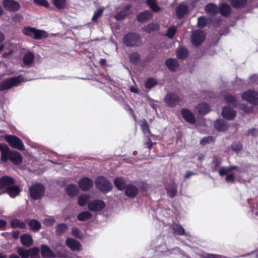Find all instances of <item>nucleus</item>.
Masks as SVG:
<instances>
[{
  "mask_svg": "<svg viewBox=\"0 0 258 258\" xmlns=\"http://www.w3.org/2000/svg\"><path fill=\"white\" fill-rule=\"evenodd\" d=\"M188 11V7L184 4L179 5L176 9V15L179 18H181L187 14Z\"/></svg>",
  "mask_w": 258,
  "mask_h": 258,
  "instance_id": "obj_31",
  "label": "nucleus"
},
{
  "mask_svg": "<svg viewBox=\"0 0 258 258\" xmlns=\"http://www.w3.org/2000/svg\"><path fill=\"white\" fill-rule=\"evenodd\" d=\"M123 42L127 46L137 47L142 44L141 37L137 33L130 32L123 37Z\"/></svg>",
  "mask_w": 258,
  "mask_h": 258,
  "instance_id": "obj_4",
  "label": "nucleus"
},
{
  "mask_svg": "<svg viewBox=\"0 0 258 258\" xmlns=\"http://www.w3.org/2000/svg\"><path fill=\"white\" fill-rule=\"evenodd\" d=\"M165 101L169 105L173 106L179 102V98L175 94L168 93L165 97Z\"/></svg>",
  "mask_w": 258,
  "mask_h": 258,
  "instance_id": "obj_24",
  "label": "nucleus"
},
{
  "mask_svg": "<svg viewBox=\"0 0 258 258\" xmlns=\"http://www.w3.org/2000/svg\"><path fill=\"white\" fill-rule=\"evenodd\" d=\"M34 2L37 5L48 8L49 7V3L46 0H34Z\"/></svg>",
  "mask_w": 258,
  "mask_h": 258,
  "instance_id": "obj_57",
  "label": "nucleus"
},
{
  "mask_svg": "<svg viewBox=\"0 0 258 258\" xmlns=\"http://www.w3.org/2000/svg\"><path fill=\"white\" fill-rule=\"evenodd\" d=\"M232 148L235 151H238L242 148V145L239 142H234L232 145Z\"/></svg>",
  "mask_w": 258,
  "mask_h": 258,
  "instance_id": "obj_59",
  "label": "nucleus"
},
{
  "mask_svg": "<svg viewBox=\"0 0 258 258\" xmlns=\"http://www.w3.org/2000/svg\"><path fill=\"white\" fill-rule=\"evenodd\" d=\"M72 234L74 236L78 238H82L83 237L81 231L77 227H73L72 228Z\"/></svg>",
  "mask_w": 258,
  "mask_h": 258,
  "instance_id": "obj_52",
  "label": "nucleus"
},
{
  "mask_svg": "<svg viewBox=\"0 0 258 258\" xmlns=\"http://www.w3.org/2000/svg\"><path fill=\"white\" fill-rule=\"evenodd\" d=\"M7 222L4 220L0 219V230H5L6 229V226Z\"/></svg>",
  "mask_w": 258,
  "mask_h": 258,
  "instance_id": "obj_63",
  "label": "nucleus"
},
{
  "mask_svg": "<svg viewBox=\"0 0 258 258\" xmlns=\"http://www.w3.org/2000/svg\"><path fill=\"white\" fill-rule=\"evenodd\" d=\"M214 127L219 131H223L227 128V124L224 120L219 119L215 121Z\"/></svg>",
  "mask_w": 258,
  "mask_h": 258,
  "instance_id": "obj_35",
  "label": "nucleus"
},
{
  "mask_svg": "<svg viewBox=\"0 0 258 258\" xmlns=\"http://www.w3.org/2000/svg\"><path fill=\"white\" fill-rule=\"evenodd\" d=\"M2 5L9 12H16L21 8V5L15 0H3Z\"/></svg>",
  "mask_w": 258,
  "mask_h": 258,
  "instance_id": "obj_10",
  "label": "nucleus"
},
{
  "mask_svg": "<svg viewBox=\"0 0 258 258\" xmlns=\"http://www.w3.org/2000/svg\"><path fill=\"white\" fill-rule=\"evenodd\" d=\"M92 214L88 211H84L79 213L77 216V219L80 221H85L91 219Z\"/></svg>",
  "mask_w": 258,
  "mask_h": 258,
  "instance_id": "obj_38",
  "label": "nucleus"
},
{
  "mask_svg": "<svg viewBox=\"0 0 258 258\" xmlns=\"http://www.w3.org/2000/svg\"><path fill=\"white\" fill-rule=\"evenodd\" d=\"M66 192L71 197L76 196L79 192V189L75 184L71 183L66 187Z\"/></svg>",
  "mask_w": 258,
  "mask_h": 258,
  "instance_id": "obj_25",
  "label": "nucleus"
},
{
  "mask_svg": "<svg viewBox=\"0 0 258 258\" xmlns=\"http://www.w3.org/2000/svg\"><path fill=\"white\" fill-rule=\"evenodd\" d=\"M0 160L4 163L10 160L14 165H19L23 161V157L20 153L11 150L7 145H5L1 153Z\"/></svg>",
  "mask_w": 258,
  "mask_h": 258,
  "instance_id": "obj_2",
  "label": "nucleus"
},
{
  "mask_svg": "<svg viewBox=\"0 0 258 258\" xmlns=\"http://www.w3.org/2000/svg\"><path fill=\"white\" fill-rule=\"evenodd\" d=\"M88 201V198L86 195H82L78 199V204L80 207L85 206Z\"/></svg>",
  "mask_w": 258,
  "mask_h": 258,
  "instance_id": "obj_50",
  "label": "nucleus"
},
{
  "mask_svg": "<svg viewBox=\"0 0 258 258\" xmlns=\"http://www.w3.org/2000/svg\"><path fill=\"white\" fill-rule=\"evenodd\" d=\"M196 110L200 114H205L208 113L210 110V106L205 103L199 104L196 108Z\"/></svg>",
  "mask_w": 258,
  "mask_h": 258,
  "instance_id": "obj_28",
  "label": "nucleus"
},
{
  "mask_svg": "<svg viewBox=\"0 0 258 258\" xmlns=\"http://www.w3.org/2000/svg\"><path fill=\"white\" fill-rule=\"evenodd\" d=\"M18 254L22 257V258H29V249H26L22 247H18L17 250Z\"/></svg>",
  "mask_w": 258,
  "mask_h": 258,
  "instance_id": "obj_45",
  "label": "nucleus"
},
{
  "mask_svg": "<svg viewBox=\"0 0 258 258\" xmlns=\"http://www.w3.org/2000/svg\"><path fill=\"white\" fill-rule=\"evenodd\" d=\"M21 242L24 246L29 247L33 244V239L31 235L28 234H24L21 236Z\"/></svg>",
  "mask_w": 258,
  "mask_h": 258,
  "instance_id": "obj_27",
  "label": "nucleus"
},
{
  "mask_svg": "<svg viewBox=\"0 0 258 258\" xmlns=\"http://www.w3.org/2000/svg\"><path fill=\"white\" fill-rule=\"evenodd\" d=\"M177 56L180 59H184L186 57L188 54V50L182 47H179L177 51Z\"/></svg>",
  "mask_w": 258,
  "mask_h": 258,
  "instance_id": "obj_43",
  "label": "nucleus"
},
{
  "mask_svg": "<svg viewBox=\"0 0 258 258\" xmlns=\"http://www.w3.org/2000/svg\"><path fill=\"white\" fill-rule=\"evenodd\" d=\"M114 184L119 190H124L127 185L126 184L124 178L122 177H118L115 178L114 180Z\"/></svg>",
  "mask_w": 258,
  "mask_h": 258,
  "instance_id": "obj_26",
  "label": "nucleus"
},
{
  "mask_svg": "<svg viewBox=\"0 0 258 258\" xmlns=\"http://www.w3.org/2000/svg\"><path fill=\"white\" fill-rule=\"evenodd\" d=\"M153 13L150 10H146L141 12L137 16V20L141 23H145L152 18Z\"/></svg>",
  "mask_w": 258,
  "mask_h": 258,
  "instance_id": "obj_19",
  "label": "nucleus"
},
{
  "mask_svg": "<svg viewBox=\"0 0 258 258\" xmlns=\"http://www.w3.org/2000/svg\"><path fill=\"white\" fill-rule=\"evenodd\" d=\"M205 12L211 15H214L219 12V8L213 4H209L205 7Z\"/></svg>",
  "mask_w": 258,
  "mask_h": 258,
  "instance_id": "obj_36",
  "label": "nucleus"
},
{
  "mask_svg": "<svg viewBox=\"0 0 258 258\" xmlns=\"http://www.w3.org/2000/svg\"><path fill=\"white\" fill-rule=\"evenodd\" d=\"M143 29L146 32L151 33L158 31L159 29V25L155 23H151L145 26Z\"/></svg>",
  "mask_w": 258,
  "mask_h": 258,
  "instance_id": "obj_33",
  "label": "nucleus"
},
{
  "mask_svg": "<svg viewBox=\"0 0 258 258\" xmlns=\"http://www.w3.org/2000/svg\"><path fill=\"white\" fill-rule=\"evenodd\" d=\"M34 59V54L31 52H29L24 55L23 58V62L25 65L29 66L33 63Z\"/></svg>",
  "mask_w": 258,
  "mask_h": 258,
  "instance_id": "obj_34",
  "label": "nucleus"
},
{
  "mask_svg": "<svg viewBox=\"0 0 258 258\" xmlns=\"http://www.w3.org/2000/svg\"><path fill=\"white\" fill-rule=\"evenodd\" d=\"M212 140H213L212 137L209 136V137H205V138L202 139L200 142H201V144L205 145V144L212 141Z\"/></svg>",
  "mask_w": 258,
  "mask_h": 258,
  "instance_id": "obj_60",
  "label": "nucleus"
},
{
  "mask_svg": "<svg viewBox=\"0 0 258 258\" xmlns=\"http://www.w3.org/2000/svg\"><path fill=\"white\" fill-rule=\"evenodd\" d=\"M40 249L38 247H34L29 249L30 258H40Z\"/></svg>",
  "mask_w": 258,
  "mask_h": 258,
  "instance_id": "obj_48",
  "label": "nucleus"
},
{
  "mask_svg": "<svg viewBox=\"0 0 258 258\" xmlns=\"http://www.w3.org/2000/svg\"><path fill=\"white\" fill-rule=\"evenodd\" d=\"M11 227L13 228H19L20 229H25L26 227V223L24 221H21L17 219H13L10 222Z\"/></svg>",
  "mask_w": 258,
  "mask_h": 258,
  "instance_id": "obj_32",
  "label": "nucleus"
},
{
  "mask_svg": "<svg viewBox=\"0 0 258 258\" xmlns=\"http://www.w3.org/2000/svg\"><path fill=\"white\" fill-rule=\"evenodd\" d=\"M78 185L83 191H88L93 186V180L89 177H82L78 181Z\"/></svg>",
  "mask_w": 258,
  "mask_h": 258,
  "instance_id": "obj_13",
  "label": "nucleus"
},
{
  "mask_svg": "<svg viewBox=\"0 0 258 258\" xmlns=\"http://www.w3.org/2000/svg\"><path fill=\"white\" fill-rule=\"evenodd\" d=\"M181 114L183 118L185 121L190 124H195L196 117L193 113L186 108H182L181 110Z\"/></svg>",
  "mask_w": 258,
  "mask_h": 258,
  "instance_id": "obj_17",
  "label": "nucleus"
},
{
  "mask_svg": "<svg viewBox=\"0 0 258 258\" xmlns=\"http://www.w3.org/2000/svg\"><path fill=\"white\" fill-rule=\"evenodd\" d=\"M55 222V220L54 218L53 217H50L49 218H45L43 221V223L46 226H51L54 224Z\"/></svg>",
  "mask_w": 258,
  "mask_h": 258,
  "instance_id": "obj_55",
  "label": "nucleus"
},
{
  "mask_svg": "<svg viewBox=\"0 0 258 258\" xmlns=\"http://www.w3.org/2000/svg\"><path fill=\"white\" fill-rule=\"evenodd\" d=\"M222 159L220 158L214 157L212 163V171L215 172L221 165Z\"/></svg>",
  "mask_w": 258,
  "mask_h": 258,
  "instance_id": "obj_49",
  "label": "nucleus"
},
{
  "mask_svg": "<svg viewBox=\"0 0 258 258\" xmlns=\"http://www.w3.org/2000/svg\"><path fill=\"white\" fill-rule=\"evenodd\" d=\"M258 134V130L255 128H251L248 131V135L253 137L256 136Z\"/></svg>",
  "mask_w": 258,
  "mask_h": 258,
  "instance_id": "obj_64",
  "label": "nucleus"
},
{
  "mask_svg": "<svg viewBox=\"0 0 258 258\" xmlns=\"http://www.w3.org/2000/svg\"><path fill=\"white\" fill-rule=\"evenodd\" d=\"M95 183L96 188L103 193H107L111 191L112 188L111 183L102 176L97 177Z\"/></svg>",
  "mask_w": 258,
  "mask_h": 258,
  "instance_id": "obj_6",
  "label": "nucleus"
},
{
  "mask_svg": "<svg viewBox=\"0 0 258 258\" xmlns=\"http://www.w3.org/2000/svg\"><path fill=\"white\" fill-rule=\"evenodd\" d=\"M15 179L8 175L3 176L0 178V190L1 194H7L11 198H15L20 195L22 189L17 185H15Z\"/></svg>",
  "mask_w": 258,
  "mask_h": 258,
  "instance_id": "obj_1",
  "label": "nucleus"
},
{
  "mask_svg": "<svg viewBox=\"0 0 258 258\" xmlns=\"http://www.w3.org/2000/svg\"><path fill=\"white\" fill-rule=\"evenodd\" d=\"M225 100L232 106H235L236 103V98L232 95H227L225 97Z\"/></svg>",
  "mask_w": 258,
  "mask_h": 258,
  "instance_id": "obj_56",
  "label": "nucleus"
},
{
  "mask_svg": "<svg viewBox=\"0 0 258 258\" xmlns=\"http://www.w3.org/2000/svg\"><path fill=\"white\" fill-rule=\"evenodd\" d=\"M176 28L174 26L170 27L165 34V36L168 38H171L173 37L176 32Z\"/></svg>",
  "mask_w": 258,
  "mask_h": 258,
  "instance_id": "obj_51",
  "label": "nucleus"
},
{
  "mask_svg": "<svg viewBox=\"0 0 258 258\" xmlns=\"http://www.w3.org/2000/svg\"><path fill=\"white\" fill-rule=\"evenodd\" d=\"M124 194L125 196L129 198H134L138 194V188L133 184H128L125 188Z\"/></svg>",
  "mask_w": 258,
  "mask_h": 258,
  "instance_id": "obj_21",
  "label": "nucleus"
},
{
  "mask_svg": "<svg viewBox=\"0 0 258 258\" xmlns=\"http://www.w3.org/2000/svg\"><path fill=\"white\" fill-rule=\"evenodd\" d=\"M128 58L132 63L137 64L141 59V55L137 52H134L129 55Z\"/></svg>",
  "mask_w": 258,
  "mask_h": 258,
  "instance_id": "obj_40",
  "label": "nucleus"
},
{
  "mask_svg": "<svg viewBox=\"0 0 258 258\" xmlns=\"http://www.w3.org/2000/svg\"><path fill=\"white\" fill-rule=\"evenodd\" d=\"M24 80V77L22 75L4 79L0 83V91L8 90L13 87L18 86Z\"/></svg>",
  "mask_w": 258,
  "mask_h": 258,
  "instance_id": "obj_3",
  "label": "nucleus"
},
{
  "mask_svg": "<svg viewBox=\"0 0 258 258\" xmlns=\"http://www.w3.org/2000/svg\"><path fill=\"white\" fill-rule=\"evenodd\" d=\"M66 245L72 250V251H80L82 248V245L81 243L78 240L72 238H68L66 241Z\"/></svg>",
  "mask_w": 258,
  "mask_h": 258,
  "instance_id": "obj_18",
  "label": "nucleus"
},
{
  "mask_svg": "<svg viewBox=\"0 0 258 258\" xmlns=\"http://www.w3.org/2000/svg\"><path fill=\"white\" fill-rule=\"evenodd\" d=\"M23 17L21 15L17 14L15 15L13 18V21L15 22H21L23 19Z\"/></svg>",
  "mask_w": 258,
  "mask_h": 258,
  "instance_id": "obj_61",
  "label": "nucleus"
},
{
  "mask_svg": "<svg viewBox=\"0 0 258 258\" xmlns=\"http://www.w3.org/2000/svg\"><path fill=\"white\" fill-rule=\"evenodd\" d=\"M242 98L251 104H258V93L255 91L249 90L244 92L242 95Z\"/></svg>",
  "mask_w": 258,
  "mask_h": 258,
  "instance_id": "obj_11",
  "label": "nucleus"
},
{
  "mask_svg": "<svg viewBox=\"0 0 258 258\" xmlns=\"http://www.w3.org/2000/svg\"><path fill=\"white\" fill-rule=\"evenodd\" d=\"M139 124L141 129L146 137L153 136L151 133L150 125L145 119L140 120Z\"/></svg>",
  "mask_w": 258,
  "mask_h": 258,
  "instance_id": "obj_23",
  "label": "nucleus"
},
{
  "mask_svg": "<svg viewBox=\"0 0 258 258\" xmlns=\"http://www.w3.org/2000/svg\"><path fill=\"white\" fill-rule=\"evenodd\" d=\"M103 13V9H98L94 13V15L92 18V21L95 22L97 19L102 15Z\"/></svg>",
  "mask_w": 258,
  "mask_h": 258,
  "instance_id": "obj_53",
  "label": "nucleus"
},
{
  "mask_svg": "<svg viewBox=\"0 0 258 258\" xmlns=\"http://www.w3.org/2000/svg\"><path fill=\"white\" fill-rule=\"evenodd\" d=\"M146 3L153 12H158L160 10L156 0H147Z\"/></svg>",
  "mask_w": 258,
  "mask_h": 258,
  "instance_id": "obj_46",
  "label": "nucleus"
},
{
  "mask_svg": "<svg viewBox=\"0 0 258 258\" xmlns=\"http://www.w3.org/2000/svg\"><path fill=\"white\" fill-rule=\"evenodd\" d=\"M28 224L30 227V230L33 231H38L41 228V223L36 219L29 220Z\"/></svg>",
  "mask_w": 258,
  "mask_h": 258,
  "instance_id": "obj_29",
  "label": "nucleus"
},
{
  "mask_svg": "<svg viewBox=\"0 0 258 258\" xmlns=\"http://www.w3.org/2000/svg\"><path fill=\"white\" fill-rule=\"evenodd\" d=\"M5 40V35L3 33L0 32V52L2 51L4 47L2 42Z\"/></svg>",
  "mask_w": 258,
  "mask_h": 258,
  "instance_id": "obj_62",
  "label": "nucleus"
},
{
  "mask_svg": "<svg viewBox=\"0 0 258 258\" xmlns=\"http://www.w3.org/2000/svg\"><path fill=\"white\" fill-rule=\"evenodd\" d=\"M237 169L238 167L236 166L222 167L219 169V173L221 176L226 175L225 180L227 182H233L234 181V176L233 173H231V171Z\"/></svg>",
  "mask_w": 258,
  "mask_h": 258,
  "instance_id": "obj_9",
  "label": "nucleus"
},
{
  "mask_svg": "<svg viewBox=\"0 0 258 258\" xmlns=\"http://www.w3.org/2000/svg\"><path fill=\"white\" fill-rule=\"evenodd\" d=\"M166 66L171 71H174L178 67V63L176 59H168L166 62Z\"/></svg>",
  "mask_w": 258,
  "mask_h": 258,
  "instance_id": "obj_37",
  "label": "nucleus"
},
{
  "mask_svg": "<svg viewBox=\"0 0 258 258\" xmlns=\"http://www.w3.org/2000/svg\"><path fill=\"white\" fill-rule=\"evenodd\" d=\"M105 206V203L101 200H94L88 204V208L91 211H100L104 209Z\"/></svg>",
  "mask_w": 258,
  "mask_h": 258,
  "instance_id": "obj_12",
  "label": "nucleus"
},
{
  "mask_svg": "<svg viewBox=\"0 0 258 258\" xmlns=\"http://www.w3.org/2000/svg\"><path fill=\"white\" fill-rule=\"evenodd\" d=\"M22 32L25 35L29 36L35 40H40L43 37H47V34L45 31L31 27H24Z\"/></svg>",
  "mask_w": 258,
  "mask_h": 258,
  "instance_id": "obj_5",
  "label": "nucleus"
},
{
  "mask_svg": "<svg viewBox=\"0 0 258 258\" xmlns=\"http://www.w3.org/2000/svg\"><path fill=\"white\" fill-rule=\"evenodd\" d=\"M132 8L131 4L127 5L123 9L114 15V18L116 21H121L128 17L131 14V9Z\"/></svg>",
  "mask_w": 258,
  "mask_h": 258,
  "instance_id": "obj_14",
  "label": "nucleus"
},
{
  "mask_svg": "<svg viewBox=\"0 0 258 258\" xmlns=\"http://www.w3.org/2000/svg\"><path fill=\"white\" fill-rule=\"evenodd\" d=\"M172 229L175 234L179 235L185 234L186 235H188V233H185L184 229L181 225L177 224H173Z\"/></svg>",
  "mask_w": 258,
  "mask_h": 258,
  "instance_id": "obj_39",
  "label": "nucleus"
},
{
  "mask_svg": "<svg viewBox=\"0 0 258 258\" xmlns=\"http://www.w3.org/2000/svg\"><path fill=\"white\" fill-rule=\"evenodd\" d=\"M158 84L157 81L156 79L149 77L148 78L145 82V86L146 89H148V90H151L154 86H156Z\"/></svg>",
  "mask_w": 258,
  "mask_h": 258,
  "instance_id": "obj_41",
  "label": "nucleus"
},
{
  "mask_svg": "<svg viewBox=\"0 0 258 258\" xmlns=\"http://www.w3.org/2000/svg\"><path fill=\"white\" fill-rule=\"evenodd\" d=\"M29 192L32 200H40L44 195L45 187L41 183H35L30 187Z\"/></svg>",
  "mask_w": 258,
  "mask_h": 258,
  "instance_id": "obj_7",
  "label": "nucleus"
},
{
  "mask_svg": "<svg viewBox=\"0 0 258 258\" xmlns=\"http://www.w3.org/2000/svg\"><path fill=\"white\" fill-rule=\"evenodd\" d=\"M230 2L234 8H240L246 5L247 0H231Z\"/></svg>",
  "mask_w": 258,
  "mask_h": 258,
  "instance_id": "obj_44",
  "label": "nucleus"
},
{
  "mask_svg": "<svg viewBox=\"0 0 258 258\" xmlns=\"http://www.w3.org/2000/svg\"><path fill=\"white\" fill-rule=\"evenodd\" d=\"M40 252L43 258H54L55 254L52 251L50 247L45 244H41L40 246Z\"/></svg>",
  "mask_w": 258,
  "mask_h": 258,
  "instance_id": "obj_20",
  "label": "nucleus"
},
{
  "mask_svg": "<svg viewBox=\"0 0 258 258\" xmlns=\"http://www.w3.org/2000/svg\"><path fill=\"white\" fill-rule=\"evenodd\" d=\"M69 226L64 223L58 224L55 227V234L57 236L62 235L68 229Z\"/></svg>",
  "mask_w": 258,
  "mask_h": 258,
  "instance_id": "obj_30",
  "label": "nucleus"
},
{
  "mask_svg": "<svg viewBox=\"0 0 258 258\" xmlns=\"http://www.w3.org/2000/svg\"><path fill=\"white\" fill-rule=\"evenodd\" d=\"M205 34L202 31L196 30L192 32L191 35L192 43L195 46L200 45L204 40Z\"/></svg>",
  "mask_w": 258,
  "mask_h": 258,
  "instance_id": "obj_15",
  "label": "nucleus"
},
{
  "mask_svg": "<svg viewBox=\"0 0 258 258\" xmlns=\"http://www.w3.org/2000/svg\"><path fill=\"white\" fill-rule=\"evenodd\" d=\"M207 23V20L205 17L201 16L198 18V25L200 27H204Z\"/></svg>",
  "mask_w": 258,
  "mask_h": 258,
  "instance_id": "obj_54",
  "label": "nucleus"
},
{
  "mask_svg": "<svg viewBox=\"0 0 258 258\" xmlns=\"http://www.w3.org/2000/svg\"><path fill=\"white\" fill-rule=\"evenodd\" d=\"M52 4L58 10L65 8L67 5V0H53Z\"/></svg>",
  "mask_w": 258,
  "mask_h": 258,
  "instance_id": "obj_47",
  "label": "nucleus"
},
{
  "mask_svg": "<svg viewBox=\"0 0 258 258\" xmlns=\"http://www.w3.org/2000/svg\"><path fill=\"white\" fill-rule=\"evenodd\" d=\"M151 136H149V137H145L146 139V140H144V145L149 149H151L152 147L153 144V143L151 141Z\"/></svg>",
  "mask_w": 258,
  "mask_h": 258,
  "instance_id": "obj_58",
  "label": "nucleus"
},
{
  "mask_svg": "<svg viewBox=\"0 0 258 258\" xmlns=\"http://www.w3.org/2000/svg\"><path fill=\"white\" fill-rule=\"evenodd\" d=\"M222 114L224 118L232 120L235 117L236 112L229 106H227L223 107Z\"/></svg>",
  "mask_w": 258,
  "mask_h": 258,
  "instance_id": "obj_22",
  "label": "nucleus"
},
{
  "mask_svg": "<svg viewBox=\"0 0 258 258\" xmlns=\"http://www.w3.org/2000/svg\"><path fill=\"white\" fill-rule=\"evenodd\" d=\"M177 184L173 180L168 181L166 185V190L168 196L170 198H174L177 192Z\"/></svg>",
  "mask_w": 258,
  "mask_h": 258,
  "instance_id": "obj_16",
  "label": "nucleus"
},
{
  "mask_svg": "<svg viewBox=\"0 0 258 258\" xmlns=\"http://www.w3.org/2000/svg\"><path fill=\"white\" fill-rule=\"evenodd\" d=\"M5 139L13 148L22 151L25 149L24 144L21 139L16 136L5 135Z\"/></svg>",
  "mask_w": 258,
  "mask_h": 258,
  "instance_id": "obj_8",
  "label": "nucleus"
},
{
  "mask_svg": "<svg viewBox=\"0 0 258 258\" xmlns=\"http://www.w3.org/2000/svg\"><path fill=\"white\" fill-rule=\"evenodd\" d=\"M219 11H220L221 14L223 16H227L231 12V8L228 4H222L219 9Z\"/></svg>",
  "mask_w": 258,
  "mask_h": 258,
  "instance_id": "obj_42",
  "label": "nucleus"
}]
</instances>
